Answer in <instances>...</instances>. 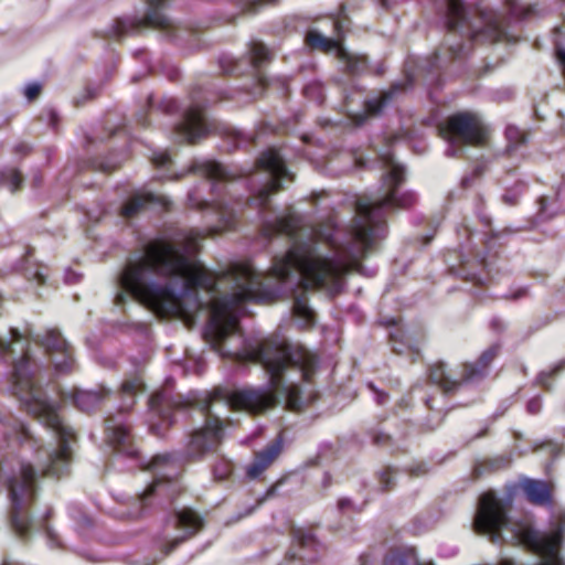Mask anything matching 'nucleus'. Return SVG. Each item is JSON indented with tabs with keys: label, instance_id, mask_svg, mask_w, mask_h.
<instances>
[{
	"label": "nucleus",
	"instance_id": "nucleus-12",
	"mask_svg": "<svg viewBox=\"0 0 565 565\" xmlns=\"http://www.w3.org/2000/svg\"><path fill=\"white\" fill-rule=\"evenodd\" d=\"M281 441L276 440L264 450L259 451L254 461L247 467V476L250 479L258 478L278 457L281 451Z\"/></svg>",
	"mask_w": 565,
	"mask_h": 565
},
{
	"label": "nucleus",
	"instance_id": "nucleus-33",
	"mask_svg": "<svg viewBox=\"0 0 565 565\" xmlns=\"http://www.w3.org/2000/svg\"><path fill=\"white\" fill-rule=\"evenodd\" d=\"M161 486L159 480L153 481L148 489L140 495V499L145 501L150 494L157 491V489Z\"/></svg>",
	"mask_w": 565,
	"mask_h": 565
},
{
	"label": "nucleus",
	"instance_id": "nucleus-38",
	"mask_svg": "<svg viewBox=\"0 0 565 565\" xmlns=\"http://www.w3.org/2000/svg\"><path fill=\"white\" fill-rule=\"evenodd\" d=\"M227 473H228V471H227V470H225L224 472H218L217 470H215V476H216V478H218V479H223V478H225V477L227 476Z\"/></svg>",
	"mask_w": 565,
	"mask_h": 565
},
{
	"label": "nucleus",
	"instance_id": "nucleus-36",
	"mask_svg": "<svg viewBox=\"0 0 565 565\" xmlns=\"http://www.w3.org/2000/svg\"><path fill=\"white\" fill-rule=\"evenodd\" d=\"M527 408L531 413H537L541 408V403L537 399H533L527 404Z\"/></svg>",
	"mask_w": 565,
	"mask_h": 565
},
{
	"label": "nucleus",
	"instance_id": "nucleus-27",
	"mask_svg": "<svg viewBox=\"0 0 565 565\" xmlns=\"http://www.w3.org/2000/svg\"><path fill=\"white\" fill-rule=\"evenodd\" d=\"M252 58L255 64H260L267 61L270 56V52L267 46L263 43L254 42L250 46Z\"/></svg>",
	"mask_w": 565,
	"mask_h": 565
},
{
	"label": "nucleus",
	"instance_id": "nucleus-13",
	"mask_svg": "<svg viewBox=\"0 0 565 565\" xmlns=\"http://www.w3.org/2000/svg\"><path fill=\"white\" fill-rule=\"evenodd\" d=\"M521 488L532 503L537 505L551 504V489L545 481L524 479L521 482Z\"/></svg>",
	"mask_w": 565,
	"mask_h": 565
},
{
	"label": "nucleus",
	"instance_id": "nucleus-42",
	"mask_svg": "<svg viewBox=\"0 0 565 565\" xmlns=\"http://www.w3.org/2000/svg\"><path fill=\"white\" fill-rule=\"evenodd\" d=\"M151 430L153 433H158L159 431V427L156 424H151Z\"/></svg>",
	"mask_w": 565,
	"mask_h": 565
},
{
	"label": "nucleus",
	"instance_id": "nucleus-11",
	"mask_svg": "<svg viewBox=\"0 0 565 565\" xmlns=\"http://www.w3.org/2000/svg\"><path fill=\"white\" fill-rule=\"evenodd\" d=\"M207 127L202 109L198 106L190 108L185 114L184 120L178 126L179 135L189 142H194L205 135Z\"/></svg>",
	"mask_w": 565,
	"mask_h": 565
},
{
	"label": "nucleus",
	"instance_id": "nucleus-25",
	"mask_svg": "<svg viewBox=\"0 0 565 565\" xmlns=\"http://www.w3.org/2000/svg\"><path fill=\"white\" fill-rule=\"evenodd\" d=\"M393 98V93L387 92L380 97L366 102V110L371 115H377L382 108Z\"/></svg>",
	"mask_w": 565,
	"mask_h": 565
},
{
	"label": "nucleus",
	"instance_id": "nucleus-21",
	"mask_svg": "<svg viewBox=\"0 0 565 565\" xmlns=\"http://www.w3.org/2000/svg\"><path fill=\"white\" fill-rule=\"evenodd\" d=\"M74 399L81 409L88 412L100 402L102 395L95 391H79Z\"/></svg>",
	"mask_w": 565,
	"mask_h": 565
},
{
	"label": "nucleus",
	"instance_id": "nucleus-3",
	"mask_svg": "<svg viewBox=\"0 0 565 565\" xmlns=\"http://www.w3.org/2000/svg\"><path fill=\"white\" fill-rule=\"evenodd\" d=\"M6 352L20 354L19 360L14 361L13 364L14 394L31 414L52 430L58 446L51 450L43 449L39 440L23 424H19L17 438L23 444L24 452H34V458L42 473L60 476L66 470L71 460L73 431L63 423L58 414V405L49 401L41 388L35 385L29 349L17 330L11 332L9 340L1 341L0 354Z\"/></svg>",
	"mask_w": 565,
	"mask_h": 565
},
{
	"label": "nucleus",
	"instance_id": "nucleus-5",
	"mask_svg": "<svg viewBox=\"0 0 565 565\" xmlns=\"http://www.w3.org/2000/svg\"><path fill=\"white\" fill-rule=\"evenodd\" d=\"M38 476V470L25 454L9 468L3 478L12 507V525L20 535L28 533L29 519L24 511L35 497Z\"/></svg>",
	"mask_w": 565,
	"mask_h": 565
},
{
	"label": "nucleus",
	"instance_id": "nucleus-32",
	"mask_svg": "<svg viewBox=\"0 0 565 565\" xmlns=\"http://www.w3.org/2000/svg\"><path fill=\"white\" fill-rule=\"evenodd\" d=\"M9 178L11 183V190L14 191L19 188L20 183L22 182V178L20 173L17 170H10L9 171Z\"/></svg>",
	"mask_w": 565,
	"mask_h": 565
},
{
	"label": "nucleus",
	"instance_id": "nucleus-41",
	"mask_svg": "<svg viewBox=\"0 0 565 565\" xmlns=\"http://www.w3.org/2000/svg\"><path fill=\"white\" fill-rule=\"evenodd\" d=\"M377 402H379L380 404H383V403L385 402V395H384V394H382V393H380V394L377 395Z\"/></svg>",
	"mask_w": 565,
	"mask_h": 565
},
{
	"label": "nucleus",
	"instance_id": "nucleus-6",
	"mask_svg": "<svg viewBox=\"0 0 565 565\" xmlns=\"http://www.w3.org/2000/svg\"><path fill=\"white\" fill-rule=\"evenodd\" d=\"M441 134L450 143L447 154L456 156V143L482 145L488 137V128L477 114L459 113L448 119Z\"/></svg>",
	"mask_w": 565,
	"mask_h": 565
},
{
	"label": "nucleus",
	"instance_id": "nucleus-34",
	"mask_svg": "<svg viewBox=\"0 0 565 565\" xmlns=\"http://www.w3.org/2000/svg\"><path fill=\"white\" fill-rule=\"evenodd\" d=\"M381 481L384 484L385 488H388L391 483L393 482V476L391 471H384L381 475Z\"/></svg>",
	"mask_w": 565,
	"mask_h": 565
},
{
	"label": "nucleus",
	"instance_id": "nucleus-39",
	"mask_svg": "<svg viewBox=\"0 0 565 565\" xmlns=\"http://www.w3.org/2000/svg\"><path fill=\"white\" fill-rule=\"evenodd\" d=\"M365 115H356L355 116V122L356 125H361L364 120Z\"/></svg>",
	"mask_w": 565,
	"mask_h": 565
},
{
	"label": "nucleus",
	"instance_id": "nucleus-31",
	"mask_svg": "<svg viewBox=\"0 0 565 565\" xmlns=\"http://www.w3.org/2000/svg\"><path fill=\"white\" fill-rule=\"evenodd\" d=\"M152 161L156 166L163 167L170 162V156L164 151L158 152L153 154Z\"/></svg>",
	"mask_w": 565,
	"mask_h": 565
},
{
	"label": "nucleus",
	"instance_id": "nucleus-9",
	"mask_svg": "<svg viewBox=\"0 0 565 565\" xmlns=\"http://www.w3.org/2000/svg\"><path fill=\"white\" fill-rule=\"evenodd\" d=\"M201 516L191 509H183L175 515L174 525L182 534L166 535L161 548L166 555L170 554L180 543L194 535L202 527Z\"/></svg>",
	"mask_w": 565,
	"mask_h": 565
},
{
	"label": "nucleus",
	"instance_id": "nucleus-18",
	"mask_svg": "<svg viewBox=\"0 0 565 565\" xmlns=\"http://www.w3.org/2000/svg\"><path fill=\"white\" fill-rule=\"evenodd\" d=\"M294 312L301 327H308L315 321V313L308 305L306 296H298L294 303Z\"/></svg>",
	"mask_w": 565,
	"mask_h": 565
},
{
	"label": "nucleus",
	"instance_id": "nucleus-20",
	"mask_svg": "<svg viewBox=\"0 0 565 565\" xmlns=\"http://www.w3.org/2000/svg\"><path fill=\"white\" fill-rule=\"evenodd\" d=\"M430 379L434 383L443 387L445 392H451L457 386V382L448 377L444 364H437L431 367Z\"/></svg>",
	"mask_w": 565,
	"mask_h": 565
},
{
	"label": "nucleus",
	"instance_id": "nucleus-16",
	"mask_svg": "<svg viewBox=\"0 0 565 565\" xmlns=\"http://www.w3.org/2000/svg\"><path fill=\"white\" fill-rule=\"evenodd\" d=\"M192 170L204 177L216 180L232 179L237 175L236 173L228 171L226 167L212 160L196 161L192 166Z\"/></svg>",
	"mask_w": 565,
	"mask_h": 565
},
{
	"label": "nucleus",
	"instance_id": "nucleus-37",
	"mask_svg": "<svg viewBox=\"0 0 565 565\" xmlns=\"http://www.w3.org/2000/svg\"><path fill=\"white\" fill-rule=\"evenodd\" d=\"M35 278L39 280L40 284H44L46 280V276L42 271H36Z\"/></svg>",
	"mask_w": 565,
	"mask_h": 565
},
{
	"label": "nucleus",
	"instance_id": "nucleus-7",
	"mask_svg": "<svg viewBox=\"0 0 565 565\" xmlns=\"http://www.w3.org/2000/svg\"><path fill=\"white\" fill-rule=\"evenodd\" d=\"M257 167L264 170L270 178V180L267 181L266 184L258 191L256 198L258 204L264 205L268 201L269 195L282 186V181L285 179H290L291 175L286 169L279 152L274 149L265 151L259 157Z\"/></svg>",
	"mask_w": 565,
	"mask_h": 565
},
{
	"label": "nucleus",
	"instance_id": "nucleus-30",
	"mask_svg": "<svg viewBox=\"0 0 565 565\" xmlns=\"http://www.w3.org/2000/svg\"><path fill=\"white\" fill-rule=\"evenodd\" d=\"M41 90V86L38 83H31L25 86L24 88V95L29 100L34 99Z\"/></svg>",
	"mask_w": 565,
	"mask_h": 565
},
{
	"label": "nucleus",
	"instance_id": "nucleus-19",
	"mask_svg": "<svg viewBox=\"0 0 565 565\" xmlns=\"http://www.w3.org/2000/svg\"><path fill=\"white\" fill-rule=\"evenodd\" d=\"M495 353H497L495 349H490L481 355V358L479 360L480 365H473V364L466 365L465 366V381H472L475 379L481 377L483 375V370L487 367V365L493 359Z\"/></svg>",
	"mask_w": 565,
	"mask_h": 565
},
{
	"label": "nucleus",
	"instance_id": "nucleus-15",
	"mask_svg": "<svg viewBox=\"0 0 565 565\" xmlns=\"http://www.w3.org/2000/svg\"><path fill=\"white\" fill-rule=\"evenodd\" d=\"M148 6V13L145 18L147 25L162 30H170L173 28L172 20L163 13L162 0H149Z\"/></svg>",
	"mask_w": 565,
	"mask_h": 565
},
{
	"label": "nucleus",
	"instance_id": "nucleus-4",
	"mask_svg": "<svg viewBox=\"0 0 565 565\" xmlns=\"http://www.w3.org/2000/svg\"><path fill=\"white\" fill-rule=\"evenodd\" d=\"M473 525L478 533L488 535L494 543L503 540V533L509 534L510 540L539 554L541 565H561L558 552L564 532L562 524H556L550 532L539 533L529 520L515 521L508 518L505 504L492 492L480 498ZM500 565L515 564L511 559H503Z\"/></svg>",
	"mask_w": 565,
	"mask_h": 565
},
{
	"label": "nucleus",
	"instance_id": "nucleus-10",
	"mask_svg": "<svg viewBox=\"0 0 565 565\" xmlns=\"http://www.w3.org/2000/svg\"><path fill=\"white\" fill-rule=\"evenodd\" d=\"M43 345L50 353L56 371L67 372L72 369V351L68 343L58 332L50 331L43 340Z\"/></svg>",
	"mask_w": 565,
	"mask_h": 565
},
{
	"label": "nucleus",
	"instance_id": "nucleus-28",
	"mask_svg": "<svg viewBox=\"0 0 565 565\" xmlns=\"http://www.w3.org/2000/svg\"><path fill=\"white\" fill-rule=\"evenodd\" d=\"M170 457L167 455H158L151 458L147 463L143 465V469L150 471H157L162 466L168 465Z\"/></svg>",
	"mask_w": 565,
	"mask_h": 565
},
{
	"label": "nucleus",
	"instance_id": "nucleus-1",
	"mask_svg": "<svg viewBox=\"0 0 565 565\" xmlns=\"http://www.w3.org/2000/svg\"><path fill=\"white\" fill-rule=\"evenodd\" d=\"M199 233L189 232L173 241H156L145 254L130 259L119 275L121 288L116 303L130 297L159 317H175L191 326L196 313L206 309L205 337L222 356L260 363L269 374L268 387L216 388L198 403L205 423L189 444L190 456L215 449L223 438V422L231 409L258 413L277 403L276 392L290 411H299L301 383L309 381L317 366L313 353L300 345L271 338L257 348L244 345L238 327L243 305L257 297L262 280L252 264H234L215 276L189 256L198 248Z\"/></svg>",
	"mask_w": 565,
	"mask_h": 565
},
{
	"label": "nucleus",
	"instance_id": "nucleus-23",
	"mask_svg": "<svg viewBox=\"0 0 565 565\" xmlns=\"http://www.w3.org/2000/svg\"><path fill=\"white\" fill-rule=\"evenodd\" d=\"M167 403H168V397H167L166 393H162V392H157V393L152 394L151 397L149 398L150 411L154 415H158L159 417H161L164 423L170 425L171 419L168 414L163 413V409H162V406Z\"/></svg>",
	"mask_w": 565,
	"mask_h": 565
},
{
	"label": "nucleus",
	"instance_id": "nucleus-2",
	"mask_svg": "<svg viewBox=\"0 0 565 565\" xmlns=\"http://www.w3.org/2000/svg\"><path fill=\"white\" fill-rule=\"evenodd\" d=\"M385 160L390 169L384 178L386 194L360 199L348 233L338 230L332 220L297 233L299 220L295 215L279 217L270 228H265L266 235L279 233L295 238L290 249L275 258L274 277L286 280L294 276L305 289L317 287L338 292L345 275L361 271V262L374 242L381 210L406 207L414 202L412 193L397 191L404 180V168L392 157Z\"/></svg>",
	"mask_w": 565,
	"mask_h": 565
},
{
	"label": "nucleus",
	"instance_id": "nucleus-29",
	"mask_svg": "<svg viewBox=\"0 0 565 565\" xmlns=\"http://www.w3.org/2000/svg\"><path fill=\"white\" fill-rule=\"evenodd\" d=\"M234 216L235 213L233 210H226L221 213V222L223 223V230H228L234 225Z\"/></svg>",
	"mask_w": 565,
	"mask_h": 565
},
{
	"label": "nucleus",
	"instance_id": "nucleus-40",
	"mask_svg": "<svg viewBox=\"0 0 565 565\" xmlns=\"http://www.w3.org/2000/svg\"><path fill=\"white\" fill-rule=\"evenodd\" d=\"M516 134H518V131H516V129H515V128H509V129H508V136H509V138H511L513 135H516Z\"/></svg>",
	"mask_w": 565,
	"mask_h": 565
},
{
	"label": "nucleus",
	"instance_id": "nucleus-26",
	"mask_svg": "<svg viewBox=\"0 0 565 565\" xmlns=\"http://www.w3.org/2000/svg\"><path fill=\"white\" fill-rule=\"evenodd\" d=\"M121 390L125 396L131 397V403L126 406L130 407L134 404V396L143 391V383L137 377L128 380L122 383Z\"/></svg>",
	"mask_w": 565,
	"mask_h": 565
},
{
	"label": "nucleus",
	"instance_id": "nucleus-24",
	"mask_svg": "<svg viewBox=\"0 0 565 565\" xmlns=\"http://www.w3.org/2000/svg\"><path fill=\"white\" fill-rule=\"evenodd\" d=\"M484 35L492 41H500L505 38V29L501 18L494 17L488 22Z\"/></svg>",
	"mask_w": 565,
	"mask_h": 565
},
{
	"label": "nucleus",
	"instance_id": "nucleus-22",
	"mask_svg": "<svg viewBox=\"0 0 565 565\" xmlns=\"http://www.w3.org/2000/svg\"><path fill=\"white\" fill-rule=\"evenodd\" d=\"M448 26L455 29L465 18V8L461 0H447Z\"/></svg>",
	"mask_w": 565,
	"mask_h": 565
},
{
	"label": "nucleus",
	"instance_id": "nucleus-14",
	"mask_svg": "<svg viewBox=\"0 0 565 565\" xmlns=\"http://www.w3.org/2000/svg\"><path fill=\"white\" fill-rule=\"evenodd\" d=\"M107 431L109 441L119 447L120 451L127 452L130 456L136 455V450L129 444L130 436L124 423L117 422L116 419H108Z\"/></svg>",
	"mask_w": 565,
	"mask_h": 565
},
{
	"label": "nucleus",
	"instance_id": "nucleus-17",
	"mask_svg": "<svg viewBox=\"0 0 565 565\" xmlns=\"http://www.w3.org/2000/svg\"><path fill=\"white\" fill-rule=\"evenodd\" d=\"M162 203L164 204V198L154 195L152 193H138L134 195L121 210V215L125 217L135 216L146 204L148 203Z\"/></svg>",
	"mask_w": 565,
	"mask_h": 565
},
{
	"label": "nucleus",
	"instance_id": "nucleus-35",
	"mask_svg": "<svg viewBox=\"0 0 565 565\" xmlns=\"http://www.w3.org/2000/svg\"><path fill=\"white\" fill-rule=\"evenodd\" d=\"M295 537L301 543V544H307V542H309L311 540V535L310 534H305L302 531L300 530H297L295 532Z\"/></svg>",
	"mask_w": 565,
	"mask_h": 565
},
{
	"label": "nucleus",
	"instance_id": "nucleus-8",
	"mask_svg": "<svg viewBox=\"0 0 565 565\" xmlns=\"http://www.w3.org/2000/svg\"><path fill=\"white\" fill-rule=\"evenodd\" d=\"M309 46L320 49L326 52H334L339 60L345 64V67L352 72H361L364 67V57L348 52L338 40L327 38L322 33L311 30L306 36Z\"/></svg>",
	"mask_w": 565,
	"mask_h": 565
}]
</instances>
